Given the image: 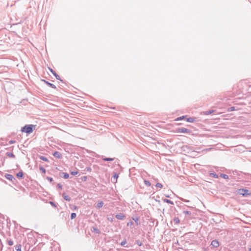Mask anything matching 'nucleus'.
<instances>
[{
    "mask_svg": "<svg viewBox=\"0 0 251 251\" xmlns=\"http://www.w3.org/2000/svg\"><path fill=\"white\" fill-rule=\"evenodd\" d=\"M13 195L16 198H22L26 196L27 192H25V189H15Z\"/></svg>",
    "mask_w": 251,
    "mask_h": 251,
    "instance_id": "f257e3e1",
    "label": "nucleus"
},
{
    "mask_svg": "<svg viewBox=\"0 0 251 251\" xmlns=\"http://www.w3.org/2000/svg\"><path fill=\"white\" fill-rule=\"evenodd\" d=\"M35 127V125H26L23 127L21 130L22 132H25L27 134L31 133L33 131V128Z\"/></svg>",
    "mask_w": 251,
    "mask_h": 251,
    "instance_id": "f03ea898",
    "label": "nucleus"
},
{
    "mask_svg": "<svg viewBox=\"0 0 251 251\" xmlns=\"http://www.w3.org/2000/svg\"><path fill=\"white\" fill-rule=\"evenodd\" d=\"M237 192L245 197L251 195V191H249V189H237Z\"/></svg>",
    "mask_w": 251,
    "mask_h": 251,
    "instance_id": "7ed1b4c3",
    "label": "nucleus"
},
{
    "mask_svg": "<svg viewBox=\"0 0 251 251\" xmlns=\"http://www.w3.org/2000/svg\"><path fill=\"white\" fill-rule=\"evenodd\" d=\"M176 132L190 133L191 132V130L190 129L188 128H186L184 127H180L176 129Z\"/></svg>",
    "mask_w": 251,
    "mask_h": 251,
    "instance_id": "20e7f679",
    "label": "nucleus"
},
{
    "mask_svg": "<svg viewBox=\"0 0 251 251\" xmlns=\"http://www.w3.org/2000/svg\"><path fill=\"white\" fill-rule=\"evenodd\" d=\"M116 194H115V192L112 190L111 191V192L109 193V194L108 195H107L105 196V197L108 199H114V200H115L116 198Z\"/></svg>",
    "mask_w": 251,
    "mask_h": 251,
    "instance_id": "39448f33",
    "label": "nucleus"
},
{
    "mask_svg": "<svg viewBox=\"0 0 251 251\" xmlns=\"http://www.w3.org/2000/svg\"><path fill=\"white\" fill-rule=\"evenodd\" d=\"M49 69L50 71V72L52 74V75L55 77L56 79L59 80L62 82L63 81V80L61 79L59 75H58L54 71H53L52 69L50 68H49Z\"/></svg>",
    "mask_w": 251,
    "mask_h": 251,
    "instance_id": "423d86ee",
    "label": "nucleus"
},
{
    "mask_svg": "<svg viewBox=\"0 0 251 251\" xmlns=\"http://www.w3.org/2000/svg\"><path fill=\"white\" fill-rule=\"evenodd\" d=\"M211 245L214 248H217L219 246V242L217 240H213L211 243Z\"/></svg>",
    "mask_w": 251,
    "mask_h": 251,
    "instance_id": "0eeeda50",
    "label": "nucleus"
},
{
    "mask_svg": "<svg viewBox=\"0 0 251 251\" xmlns=\"http://www.w3.org/2000/svg\"><path fill=\"white\" fill-rule=\"evenodd\" d=\"M115 217L118 220H123L125 218V215L120 213L116 214Z\"/></svg>",
    "mask_w": 251,
    "mask_h": 251,
    "instance_id": "6e6552de",
    "label": "nucleus"
},
{
    "mask_svg": "<svg viewBox=\"0 0 251 251\" xmlns=\"http://www.w3.org/2000/svg\"><path fill=\"white\" fill-rule=\"evenodd\" d=\"M43 81L47 84L49 86L53 88V89H56V86L52 83H51L49 82H48V81H46L45 80H43Z\"/></svg>",
    "mask_w": 251,
    "mask_h": 251,
    "instance_id": "1a4fd4ad",
    "label": "nucleus"
},
{
    "mask_svg": "<svg viewBox=\"0 0 251 251\" xmlns=\"http://www.w3.org/2000/svg\"><path fill=\"white\" fill-rule=\"evenodd\" d=\"M60 176H61L65 179H67V178H69V175L67 173H60Z\"/></svg>",
    "mask_w": 251,
    "mask_h": 251,
    "instance_id": "9d476101",
    "label": "nucleus"
},
{
    "mask_svg": "<svg viewBox=\"0 0 251 251\" xmlns=\"http://www.w3.org/2000/svg\"><path fill=\"white\" fill-rule=\"evenodd\" d=\"M103 205V202L102 201H100L99 200L98 201V203L97 204V206L96 207L98 208H101V207H102Z\"/></svg>",
    "mask_w": 251,
    "mask_h": 251,
    "instance_id": "9b49d317",
    "label": "nucleus"
},
{
    "mask_svg": "<svg viewBox=\"0 0 251 251\" xmlns=\"http://www.w3.org/2000/svg\"><path fill=\"white\" fill-rule=\"evenodd\" d=\"M53 155L55 157L57 158H60L61 157V153L59 152H58V151H55L53 153Z\"/></svg>",
    "mask_w": 251,
    "mask_h": 251,
    "instance_id": "f8f14e48",
    "label": "nucleus"
},
{
    "mask_svg": "<svg viewBox=\"0 0 251 251\" xmlns=\"http://www.w3.org/2000/svg\"><path fill=\"white\" fill-rule=\"evenodd\" d=\"M162 201L164 202L170 203V204H172V205L174 204V202L173 201L170 200H168V199H162Z\"/></svg>",
    "mask_w": 251,
    "mask_h": 251,
    "instance_id": "ddd939ff",
    "label": "nucleus"
},
{
    "mask_svg": "<svg viewBox=\"0 0 251 251\" xmlns=\"http://www.w3.org/2000/svg\"><path fill=\"white\" fill-rule=\"evenodd\" d=\"M5 176L8 180H12L13 179H15V178L13 177V176L12 175H10V174H6Z\"/></svg>",
    "mask_w": 251,
    "mask_h": 251,
    "instance_id": "4468645a",
    "label": "nucleus"
},
{
    "mask_svg": "<svg viewBox=\"0 0 251 251\" xmlns=\"http://www.w3.org/2000/svg\"><path fill=\"white\" fill-rule=\"evenodd\" d=\"M213 190H214V192L213 191H210L209 190H208L207 193L208 194L210 195L215 196L216 195L215 193L216 192V189H213Z\"/></svg>",
    "mask_w": 251,
    "mask_h": 251,
    "instance_id": "2eb2a0df",
    "label": "nucleus"
},
{
    "mask_svg": "<svg viewBox=\"0 0 251 251\" xmlns=\"http://www.w3.org/2000/svg\"><path fill=\"white\" fill-rule=\"evenodd\" d=\"M63 197L64 199L66 201H70L71 198H70V197L68 195H66L65 193L63 194Z\"/></svg>",
    "mask_w": 251,
    "mask_h": 251,
    "instance_id": "dca6fc26",
    "label": "nucleus"
},
{
    "mask_svg": "<svg viewBox=\"0 0 251 251\" xmlns=\"http://www.w3.org/2000/svg\"><path fill=\"white\" fill-rule=\"evenodd\" d=\"M6 154L7 156L9 157H11V158H15V155L13 153H11V152H7L6 153Z\"/></svg>",
    "mask_w": 251,
    "mask_h": 251,
    "instance_id": "f3484780",
    "label": "nucleus"
},
{
    "mask_svg": "<svg viewBox=\"0 0 251 251\" xmlns=\"http://www.w3.org/2000/svg\"><path fill=\"white\" fill-rule=\"evenodd\" d=\"M16 176L17 177L21 178L23 176V172L22 171H20L16 174Z\"/></svg>",
    "mask_w": 251,
    "mask_h": 251,
    "instance_id": "a211bd4d",
    "label": "nucleus"
},
{
    "mask_svg": "<svg viewBox=\"0 0 251 251\" xmlns=\"http://www.w3.org/2000/svg\"><path fill=\"white\" fill-rule=\"evenodd\" d=\"M210 176L211 177H214V178H218V175H217L215 172H212V173H210Z\"/></svg>",
    "mask_w": 251,
    "mask_h": 251,
    "instance_id": "6ab92c4d",
    "label": "nucleus"
},
{
    "mask_svg": "<svg viewBox=\"0 0 251 251\" xmlns=\"http://www.w3.org/2000/svg\"><path fill=\"white\" fill-rule=\"evenodd\" d=\"M102 160L105 161H112L114 160V158L110 157H104L102 158Z\"/></svg>",
    "mask_w": 251,
    "mask_h": 251,
    "instance_id": "aec40b11",
    "label": "nucleus"
},
{
    "mask_svg": "<svg viewBox=\"0 0 251 251\" xmlns=\"http://www.w3.org/2000/svg\"><path fill=\"white\" fill-rule=\"evenodd\" d=\"M92 231H93L96 233H98V234L100 233V230L98 228L95 227H93Z\"/></svg>",
    "mask_w": 251,
    "mask_h": 251,
    "instance_id": "412c9836",
    "label": "nucleus"
},
{
    "mask_svg": "<svg viewBox=\"0 0 251 251\" xmlns=\"http://www.w3.org/2000/svg\"><path fill=\"white\" fill-rule=\"evenodd\" d=\"M187 121L189 123H193L195 121V118L193 117H190L187 119Z\"/></svg>",
    "mask_w": 251,
    "mask_h": 251,
    "instance_id": "4be33fe9",
    "label": "nucleus"
},
{
    "mask_svg": "<svg viewBox=\"0 0 251 251\" xmlns=\"http://www.w3.org/2000/svg\"><path fill=\"white\" fill-rule=\"evenodd\" d=\"M220 176L225 179H227L228 178V176L227 175L224 174H221Z\"/></svg>",
    "mask_w": 251,
    "mask_h": 251,
    "instance_id": "5701e85b",
    "label": "nucleus"
},
{
    "mask_svg": "<svg viewBox=\"0 0 251 251\" xmlns=\"http://www.w3.org/2000/svg\"><path fill=\"white\" fill-rule=\"evenodd\" d=\"M144 182L146 186L149 187L151 186V182L145 179L144 180Z\"/></svg>",
    "mask_w": 251,
    "mask_h": 251,
    "instance_id": "b1692460",
    "label": "nucleus"
},
{
    "mask_svg": "<svg viewBox=\"0 0 251 251\" xmlns=\"http://www.w3.org/2000/svg\"><path fill=\"white\" fill-rule=\"evenodd\" d=\"M214 111V110H210L205 111L204 113L205 115H208L212 113Z\"/></svg>",
    "mask_w": 251,
    "mask_h": 251,
    "instance_id": "393cba45",
    "label": "nucleus"
},
{
    "mask_svg": "<svg viewBox=\"0 0 251 251\" xmlns=\"http://www.w3.org/2000/svg\"><path fill=\"white\" fill-rule=\"evenodd\" d=\"M15 249L16 251H21V245H17L15 246Z\"/></svg>",
    "mask_w": 251,
    "mask_h": 251,
    "instance_id": "a878e982",
    "label": "nucleus"
},
{
    "mask_svg": "<svg viewBox=\"0 0 251 251\" xmlns=\"http://www.w3.org/2000/svg\"><path fill=\"white\" fill-rule=\"evenodd\" d=\"M132 220H134L137 225H138L139 224V219L138 218H132Z\"/></svg>",
    "mask_w": 251,
    "mask_h": 251,
    "instance_id": "bb28decb",
    "label": "nucleus"
},
{
    "mask_svg": "<svg viewBox=\"0 0 251 251\" xmlns=\"http://www.w3.org/2000/svg\"><path fill=\"white\" fill-rule=\"evenodd\" d=\"M174 222L176 224H178L180 222V220L178 218L176 217L174 219Z\"/></svg>",
    "mask_w": 251,
    "mask_h": 251,
    "instance_id": "cd10ccee",
    "label": "nucleus"
},
{
    "mask_svg": "<svg viewBox=\"0 0 251 251\" xmlns=\"http://www.w3.org/2000/svg\"><path fill=\"white\" fill-rule=\"evenodd\" d=\"M118 176H119L118 174H117L116 173H114V175L112 177L113 179H116V181H117V179Z\"/></svg>",
    "mask_w": 251,
    "mask_h": 251,
    "instance_id": "c85d7f7f",
    "label": "nucleus"
},
{
    "mask_svg": "<svg viewBox=\"0 0 251 251\" xmlns=\"http://www.w3.org/2000/svg\"><path fill=\"white\" fill-rule=\"evenodd\" d=\"M183 213L186 215H191L192 213L188 210H183Z\"/></svg>",
    "mask_w": 251,
    "mask_h": 251,
    "instance_id": "c756f323",
    "label": "nucleus"
},
{
    "mask_svg": "<svg viewBox=\"0 0 251 251\" xmlns=\"http://www.w3.org/2000/svg\"><path fill=\"white\" fill-rule=\"evenodd\" d=\"M136 243L139 246H141L143 245L142 242L140 240H136Z\"/></svg>",
    "mask_w": 251,
    "mask_h": 251,
    "instance_id": "7c9ffc66",
    "label": "nucleus"
},
{
    "mask_svg": "<svg viewBox=\"0 0 251 251\" xmlns=\"http://www.w3.org/2000/svg\"><path fill=\"white\" fill-rule=\"evenodd\" d=\"M40 159L42 160H44L45 161H48V159L45 156H40Z\"/></svg>",
    "mask_w": 251,
    "mask_h": 251,
    "instance_id": "2f4dec72",
    "label": "nucleus"
},
{
    "mask_svg": "<svg viewBox=\"0 0 251 251\" xmlns=\"http://www.w3.org/2000/svg\"><path fill=\"white\" fill-rule=\"evenodd\" d=\"M76 216V214L75 213H72L71 214V219L72 220L75 219Z\"/></svg>",
    "mask_w": 251,
    "mask_h": 251,
    "instance_id": "473e14b6",
    "label": "nucleus"
},
{
    "mask_svg": "<svg viewBox=\"0 0 251 251\" xmlns=\"http://www.w3.org/2000/svg\"><path fill=\"white\" fill-rule=\"evenodd\" d=\"M126 244V239L124 240L123 241H122L120 243L121 246H125V245Z\"/></svg>",
    "mask_w": 251,
    "mask_h": 251,
    "instance_id": "72a5a7b5",
    "label": "nucleus"
},
{
    "mask_svg": "<svg viewBox=\"0 0 251 251\" xmlns=\"http://www.w3.org/2000/svg\"><path fill=\"white\" fill-rule=\"evenodd\" d=\"M49 203H50L51 204V205L54 207H56V204L55 202H54L53 201H49Z\"/></svg>",
    "mask_w": 251,
    "mask_h": 251,
    "instance_id": "f704fd0d",
    "label": "nucleus"
},
{
    "mask_svg": "<svg viewBox=\"0 0 251 251\" xmlns=\"http://www.w3.org/2000/svg\"><path fill=\"white\" fill-rule=\"evenodd\" d=\"M70 208L72 210H76L78 208L77 206L75 205H71Z\"/></svg>",
    "mask_w": 251,
    "mask_h": 251,
    "instance_id": "c9c22d12",
    "label": "nucleus"
},
{
    "mask_svg": "<svg viewBox=\"0 0 251 251\" xmlns=\"http://www.w3.org/2000/svg\"><path fill=\"white\" fill-rule=\"evenodd\" d=\"M78 172L77 171H71V174L73 176H75L78 174Z\"/></svg>",
    "mask_w": 251,
    "mask_h": 251,
    "instance_id": "e433bc0d",
    "label": "nucleus"
},
{
    "mask_svg": "<svg viewBox=\"0 0 251 251\" xmlns=\"http://www.w3.org/2000/svg\"><path fill=\"white\" fill-rule=\"evenodd\" d=\"M14 243L13 241L12 240H9L8 241V244L9 246H12L13 245Z\"/></svg>",
    "mask_w": 251,
    "mask_h": 251,
    "instance_id": "4c0bfd02",
    "label": "nucleus"
},
{
    "mask_svg": "<svg viewBox=\"0 0 251 251\" xmlns=\"http://www.w3.org/2000/svg\"><path fill=\"white\" fill-rule=\"evenodd\" d=\"M235 107L232 106L228 108V111H233L235 110Z\"/></svg>",
    "mask_w": 251,
    "mask_h": 251,
    "instance_id": "58836bf2",
    "label": "nucleus"
},
{
    "mask_svg": "<svg viewBox=\"0 0 251 251\" xmlns=\"http://www.w3.org/2000/svg\"><path fill=\"white\" fill-rule=\"evenodd\" d=\"M40 170H41L42 171V172L43 173H45L46 172V169L42 167H40Z\"/></svg>",
    "mask_w": 251,
    "mask_h": 251,
    "instance_id": "ea45409f",
    "label": "nucleus"
},
{
    "mask_svg": "<svg viewBox=\"0 0 251 251\" xmlns=\"http://www.w3.org/2000/svg\"><path fill=\"white\" fill-rule=\"evenodd\" d=\"M155 186L157 187L161 188V187H163V185L161 183H157L155 184Z\"/></svg>",
    "mask_w": 251,
    "mask_h": 251,
    "instance_id": "a19ab883",
    "label": "nucleus"
},
{
    "mask_svg": "<svg viewBox=\"0 0 251 251\" xmlns=\"http://www.w3.org/2000/svg\"><path fill=\"white\" fill-rule=\"evenodd\" d=\"M185 117L184 116H182L181 117H178L176 119V121H179L183 119Z\"/></svg>",
    "mask_w": 251,
    "mask_h": 251,
    "instance_id": "79ce46f5",
    "label": "nucleus"
},
{
    "mask_svg": "<svg viewBox=\"0 0 251 251\" xmlns=\"http://www.w3.org/2000/svg\"><path fill=\"white\" fill-rule=\"evenodd\" d=\"M133 225V223L132 221H130L127 223V225L128 226H131Z\"/></svg>",
    "mask_w": 251,
    "mask_h": 251,
    "instance_id": "37998d69",
    "label": "nucleus"
},
{
    "mask_svg": "<svg viewBox=\"0 0 251 251\" xmlns=\"http://www.w3.org/2000/svg\"><path fill=\"white\" fill-rule=\"evenodd\" d=\"M181 201H184V202H189V200H185V199H184L183 198H179Z\"/></svg>",
    "mask_w": 251,
    "mask_h": 251,
    "instance_id": "c03bdc74",
    "label": "nucleus"
},
{
    "mask_svg": "<svg viewBox=\"0 0 251 251\" xmlns=\"http://www.w3.org/2000/svg\"><path fill=\"white\" fill-rule=\"evenodd\" d=\"M107 220H108L109 222H111V223H112V222H113V219L112 218H111V217H108V218H107Z\"/></svg>",
    "mask_w": 251,
    "mask_h": 251,
    "instance_id": "a18cd8bd",
    "label": "nucleus"
},
{
    "mask_svg": "<svg viewBox=\"0 0 251 251\" xmlns=\"http://www.w3.org/2000/svg\"><path fill=\"white\" fill-rule=\"evenodd\" d=\"M47 179L49 180L50 182H51L52 181V178L50 177H48Z\"/></svg>",
    "mask_w": 251,
    "mask_h": 251,
    "instance_id": "49530a36",
    "label": "nucleus"
},
{
    "mask_svg": "<svg viewBox=\"0 0 251 251\" xmlns=\"http://www.w3.org/2000/svg\"><path fill=\"white\" fill-rule=\"evenodd\" d=\"M15 142V141H14V140H11V141H9V144H12L14 143Z\"/></svg>",
    "mask_w": 251,
    "mask_h": 251,
    "instance_id": "de8ad7c7",
    "label": "nucleus"
},
{
    "mask_svg": "<svg viewBox=\"0 0 251 251\" xmlns=\"http://www.w3.org/2000/svg\"><path fill=\"white\" fill-rule=\"evenodd\" d=\"M57 186H58V188H62V186H61V184H60V183H58L57 184Z\"/></svg>",
    "mask_w": 251,
    "mask_h": 251,
    "instance_id": "09e8293b",
    "label": "nucleus"
},
{
    "mask_svg": "<svg viewBox=\"0 0 251 251\" xmlns=\"http://www.w3.org/2000/svg\"><path fill=\"white\" fill-rule=\"evenodd\" d=\"M86 170L87 171H91L92 169L90 167H88L87 168Z\"/></svg>",
    "mask_w": 251,
    "mask_h": 251,
    "instance_id": "8fccbe9b",
    "label": "nucleus"
},
{
    "mask_svg": "<svg viewBox=\"0 0 251 251\" xmlns=\"http://www.w3.org/2000/svg\"><path fill=\"white\" fill-rule=\"evenodd\" d=\"M86 179H87V176H84L82 177V180H86Z\"/></svg>",
    "mask_w": 251,
    "mask_h": 251,
    "instance_id": "3c124183",
    "label": "nucleus"
},
{
    "mask_svg": "<svg viewBox=\"0 0 251 251\" xmlns=\"http://www.w3.org/2000/svg\"><path fill=\"white\" fill-rule=\"evenodd\" d=\"M30 197H33L32 192H30Z\"/></svg>",
    "mask_w": 251,
    "mask_h": 251,
    "instance_id": "603ef678",
    "label": "nucleus"
},
{
    "mask_svg": "<svg viewBox=\"0 0 251 251\" xmlns=\"http://www.w3.org/2000/svg\"><path fill=\"white\" fill-rule=\"evenodd\" d=\"M111 180H112V181L113 182H116V179H113V177L111 178Z\"/></svg>",
    "mask_w": 251,
    "mask_h": 251,
    "instance_id": "864d4df0",
    "label": "nucleus"
},
{
    "mask_svg": "<svg viewBox=\"0 0 251 251\" xmlns=\"http://www.w3.org/2000/svg\"><path fill=\"white\" fill-rule=\"evenodd\" d=\"M165 196L166 198H170V196L169 195H166V194H165Z\"/></svg>",
    "mask_w": 251,
    "mask_h": 251,
    "instance_id": "5fc2aeb1",
    "label": "nucleus"
},
{
    "mask_svg": "<svg viewBox=\"0 0 251 251\" xmlns=\"http://www.w3.org/2000/svg\"><path fill=\"white\" fill-rule=\"evenodd\" d=\"M188 207L190 208H192V209H193L194 207H192V206H188Z\"/></svg>",
    "mask_w": 251,
    "mask_h": 251,
    "instance_id": "6e6d98bb",
    "label": "nucleus"
},
{
    "mask_svg": "<svg viewBox=\"0 0 251 251\" xmlns=\"http://www.w3.org/2000/svg\"><path fill=\"white\" fill-rule=\"evenodd\" d=\"M178 244V242L177 241V242L176 243V244Z\"/></svg>",
    "mask_w": 251,
    "mask_h": 251,
    "instance_id": "4d7b16f0",
    "label": "nucleus"
},
{
    "mask_svg": "<svg viewBox=\"0 0 251 251\" xmlns=\"http://www.w3.org/2000/svg\"><path fill=\"white\" fill-rule=\"evenodd\" d=\"M250 251H251V248L249 250Z\"/></svg>",
    "mask_w": 251,
    "mask_h": 251,
    "instance_id": "13d9d810",
    "label": "nucleus"
}]
</instances>
